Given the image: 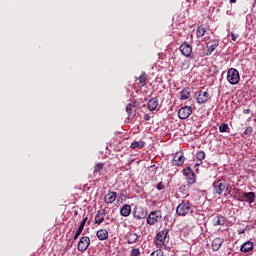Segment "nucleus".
<instances>
[{
	"label": "nucleus",
	"instance_id": "obj_1",
	"mask_svg": "<svg viewBox=\"0 0 256 256\" xmlns=\"http://www.w3.org/2000/svg\"><path fill=\"white\" fill-rule=\"evenodd\" d=\"M193 204L189 201L183 200L176 208V213L179 217H185L189 215V213H193Z\"/></svg>",
	"mask_w": 256,
	"mask_h": 256
},
{
	"label": "nucleus",
	"instance_id": "obj_2",
	"mask_svg": "<svg viewBox=\"0 0 256 256\" xmlns=\"http://www.w3.org/2000/svg\"><path fill=\"white\" fill-rule=\"evenodd\" d=\"M167 235H169V229L161 230L156 234L155 245L160 247V249H167V245L165 244Z\"/></svg>",
	"mask_w": 256,
	"mask_h": 256
},
{
	"label": "nucleus",
	"instance_id": "obj_3",
	"mask_svg": "<svg viewBox=\"0 0 256 256\" xmlns=\"http://www.w3.org/2000/svg\"><path fill=\"white\" fill-rule=\"evenodd\" d=\"M161 219H163L161 210H154L149 213L146 223L150 226L157 225V223L161 222Z\"/></svg>",
	"mask_w": 256,
	"mask_h": 256
},
{
	"label": "nucleus",
	"instance_id": "obj_4",
	"mask_svg": "<svg viewBox=\"0 0 256 256\" xmlns=\"http://www.w3.org/2000/svg\"><path fill=\"white\" fill-rule=\"evenodd\" d=\"M226 79L230 85H238L241 81V76L239 75V70L235 68H230L227 72Z\"/></svg>",
	"mask_w": 256,
	"mask_h": 256
},
{
	"label": "nucleus",
	"instance_id": "obj_5",
	"mask_svg": "<svg viewBox=\"0 0 256 256\" xmlns=\"http://www.w3.org/2000/svg\"><path fill=\"white\" fill-rule=\"evenodd\" d=\"M179 50L181 52V55L194 61L195 54H193V46L191 44L184 42L180 45Z\"/></svg>",
	"mask_w": 256,
	"mask_h": 256
},
{
	"label": "nucleus",
	"instance_id": "obj_6",
	"mask_svg": "<svg viewBox=\"0 0 256 256\" xmlns=\"http://www.w3.org/2000/svg\"><path fill=\"white\" fill-rule=\"evenodd\" d=\"M214 193L217 195H223V191H227L229 189V184L224 180H217L213 183Z\"/></svg>",
	"mask_w": 256,
	"mask_h": 256
},
{
	"label": "nucleus",
	"instance_id": "obj_7",
	"mask_svg": "<svg viewBox=\"0 0 256 256\" xmlns=\"http://www.w3.org/2000/svg\"><path fill=\"white\" fill-rule=\"evenodd\" d=\"M183 175L186 176L188 185H195L197 182V176L195 175V172L191 169V167H187L183 170Z\"/></svg>",
	"mask_w": 256,
	"mask_h": 256
},
{
	"label": "nucleus",
	"instance_id": "obj_8",
	"mask_svg": "<svg viewBox=\"0 0 256 256\" xmlns=\"http://www.w3.org/2000/svg\"><path fill=\"white\" fill-rule=\"evenodd\" d=\"M183 163H185V154L181 151L176 152L172 160V165H174V167H181Z\"/></svg>",
	"mask_w": 256,
	"mask_h": 256
},
{
	"label": "nucleus",
	"instance_id": "obj_9",
	"mask_svg": "<svg viewBox=\"0 0 256 256\" xmlns=\"http://www.w3.org/2000/svg\"><path fill=\"white\" fill-rule=\"evenodd\" d=\"M193 113V108L191 106H184L178 111L179 119L185 120L189 119V116Z\"/></svg>",
	"mask_w": 256,
	"mask_h": 256
},
{
	"label": "nucleus",
	"instance_id": "obj_10",
	"mask_svg": "<svg viewBox=\"0 0 256 256\" xmlns=\"http://www.w3.org/2000/svg\"><path fill=\"white\" fill-rule=\"evenodd\" d=\"M89 245H91V239L88 236L81 237L78 242V251H87Z\"/></svg>",
	"mask_w": 256,
	"mask_h": 256
},
{
	"label": "nucleus",
	"instance_id": "obj_11",
	"mask_svg": "<svg viewBox=\"0 0 256 256\" xmlns=\"http://www.w3.org/2000/svg\"><path fill=\"white\" fill-rule=\"evenodd\" d=\"M255 198H256L255 192H244L243 197L238 198V201H241V202L245 201L246 203H249L251 205L252 203H255Z\"/></svg>",
	"mask_w": 256,
	"mask_h": 256
},
{
	"label": "nucleus",
	"instance_id": "obj_12",
	"mask_svg": "<svg viewBox=\"0 0 256 256\" xmlns=\"http://www.w3.org/2000/svg\"><path fill=\"white\" fill-rule=\"evenodd\" d=\"M209 99H210L209 92L200 91L196 98V101H197L198 105H203V103H207L209 101Z\"/></svg>",
	"mask_w": 256,
	"mask_h": 256
},
{
	"label": "nucleus",
	"instance_id": "obj_13",
	"mask_svg": "<svg viewBox=\"0 0 256 256\" xmlns=\"http://www.w3.org/2000/svg\"><path fill=\"white\" fill-rule=\"evenodd\" d=\"M219 47V40H211L207 45V51L205 55L209 57V55L213 54V51H215Z\"/></svg>",
	"mask_w": 256,
	"mask_h": 256
},
{
	"label": "nucleus",
	"instance_id": "obj_14",
	"mask_svg": "<svg viewBox=\"0 0 256 256\" xmlns=\"http://www.w3.org/2000/svg\"><path fill=\"white\" fill-rule=\"evenodd\" d=\"M139 239V235L135 232H129L125 236V241H127L128 245H135Z\"/></svg>",
	"mask_w": 256,
	"mask_h": 256
},
{
	"label": "nucleus",
	"instance_id": "obj_15",
	"mask_svg": "<svg viewBox=\"0 0 256 256\" xmlns=\"http://www.w3.org/2000/svg\"><path fill=\"white\" fill-rule=\"evenodd\" d=\"M116 200H117V192L109 191L104 197V203H106L107 205H111L112 203H115Z\"/></svg>",
	"mask_w": 256,
	"mask_h": 256
},
{
	"label": "nucleus",
	"instance_id": "obj_16",
	"mask_svg": "<svg viewBox=\"0 0 256 256\" xmlns=\"http://www.w3.org/2000/svg\"><path fill=\"white\" fill-rule=\"evenodd\" d=\"M225 240L221 237H216L212 240L211 248L213 251H219Z\"/></svg>",
	"mask_w": 256,
	"mask_h": 256
},
{
	"label": "nucleus",
	"instance_id": "obj_17",
	"mask_svg": "<svg viewBox=\"0 0 256 256\" xmlns=\"http://www.w3.org/2000/svg\"><path fill=\"white\" fill-rule=\"evenodd\" d=\"M107 215V213L105 212V209H101L97 212V214L95 215V224L96 225H101V223H103V221H105V216Z\"/></svg>",
	"mask_w": 256,
	"mask_h": 256
},
{
	"label": "nucleus",
	"instance_id": "obj_18",
	"mask_svg": "<svg viewBox=\"0 0 256 256\" xmlns=\"http://www.w3.org/2000/svg\"><path fill=\"white\" fill-rule=\"evenodd\" d=\"M226 221L227 220L225 219V216H221V215H217L212 219V223L214 227L223 226L225 225Z\"/></svg>",
	"mask_w": 256,
	"mask_h": 256
},
{
	"label": "nucleus",
	"instance_id": "obj_19",
	"mask_svg": "<svg viewBox=\"0 0 256 256\" xmlns=\"http://www.w3.org/2000/svg\"><path fill=\"white\" fill-rule=\"evenodd\" d=\"M157 107H159V99L157 97H154L148 101L149 111H157Z\"/></svg>",
	"mask_w": 256,
	"mask_h": 256
},
{
	"label": "nucleus",
	"instance_id": "obj_20",
	"mask_svg": "<svg viewBox=\"0 0 256 256\" xmlns=\"http://www.w3.org/2000/svg\"><path fill=\"white\" fill-rule=\"evenodd\" d=\"M99 241H107L109 239V231L107 229H100L96 233Z\"/></svg>",
	"mask_w": 256,
	"mask_h": 256
},
{
	"label": "nucleus",
	"instance_id": "obj_21",
	"mask_svg": "<svg viewBox=\"0 0 256 256\" xmlns=\"http://www.w3.org/2000/svg\"><path fill=\"white\" fill-rule=\"evenodd\" d=\"M254 247H255V244H253V242L251 241H248L241 246L240 251L242 253H249V251H253Z\"/></svg>",
	"mask_w": 256,
	"mask_h": 256
},
{
	"label": "nucleus",
	"instance_id": "obj_22",
	"mask_svg": "<svg viewBox=\"0 0 256 256\" xmlns=\"http://www.w3.org/2000/svg\"><path fill=\"white\" fill-rule=\"evenodd\" d=\"M138 81H139L140 87H145V85L149 83V77L147 76V73L142 72L138 77Z\"/></svg>",
	"mask_w": 256,
	"mask_h": 256
},
{
	"label": "nucleus",
	"instance_id": "obj_23",
	"mask_svg": "<svg viewBox=\"0 0 256 256\" xmlns=\"http://www.w3.org/2000/svg\"><path fill=\"white\" fill-rule=\"evenodd\" d=\"M135 219H145L147 217V211L143 210V208H137L134 211Z\"/></svg>",
	"mask_w": 256,
	"mask_h": 256
},
{
	"label": "nucleus",
	"instance_id": "obj_24",
	"mask_svg": "<svg viewBox=\"0 0 256 256\" xmlns=\"http://www.w3.org/2000/svg\"><path fill=\"white\" fill-rule=\"evenodd\" d=\"M206 33H207V28L205 27V25L198 26L196 30L197 39H202V37H205Z\"/></svg>",
	"mask_w": 256,
	"mask_h": 256
},
{
	"label": "nucleus",
	"instance_id": "obj_25",
	"mask_svg": "<svg viewBox=\"0 0 256 256\" xmlns=\"http://www.w3.org/2000/svg\"><path fill=\"white\" fill-rule=\"evenodd\" d=\"M120 215H122V217H129V215H131V206L129 204L122 206L120 209Z\"/></svg>",
	"mask_w": 256,
	"mask_h": 256
},
{
	"label": "nucleus",
	"instance_id": "obj_26",
	"mask_svg": "<svg viewBox=\"0 0 256 256\" xmlns=\"http://www.w3.org/2000/svg\"><path fill=\"white\" fill-rule=\"evenodd\" d=\"M196 159H197L196 167H199V165H203V160L205 159V151L203 150L198 151L196 154Z\"/></svg>",
	"mask_w": 256,
	"mask_h": 256
},
{
	"label": "nucleus",
	"instance_id": "obj_27",
	"mask_svg": "<svg viewBox=\"0 0 256 256\" xmlns=\"http://www.w3.org/2000/svg\"><path fill=\"white\" fill-rule=\"evenodd\" d=\"M126 112L128 113V119H131V117H135V105L131 103L127 104Z\"/></svg>",
	"mask_w": 256,
	"mask_h": 256
},
{
	"label": "nucleus",
	"instance_id": "obj_28",
	"mask_svg": "<svg viewBox=\"0 0 256 256\" xmlns=\"http://www.w3.org/2000/svg\"><path fill=\"white\" fill-rule=\"evenodd\" d=\"M189 97H191V91L189 88H185L180 92L181 101H185L186 99H189Z\"/></svg>",
	"mask_w": 256,
	"mask_h": 256
},
{
	"label": "nucleus",
	"instance_id": "obj_29",
	"mask_svg": "<svg viewBox=\"0 0 256 256\" xmlns=\"http://www.w3.org/2000/svg\"><path fill=\"white\" fill-rule=\"evenodd\" d=\"M145 147V142L142 140L135 141L130 145V149H143Z\"/></svg>",
	"mask_w": 256,
	"mask_h": 256
},
{
	"label": "nucleus",
	"instance_id": "obj_30",
	"mask_svg": "<svg viewBox=\"0 0 256 256\" xmlns=\"http://www.w3.org/2000/svg\"><path fill=\"white\" fill-rule=\"evenodd\" d=\"M103 171V163H98L94 167L93 175L94 177H97L98 175H101V172Z\"/></svg>",
	"mask_w": 256,
	"mask_h": 256
},
{
	"label": "nucleus",
	"instance_id": "obj_31",
	"mask_svg": "<svg viewBox=\"0 0 256 256\" xmlns=\"http://www.w3.org/2000/svg\"><path fill=\"white\" fill-rule=\"evenodd\" d=\"M219 131L220 133H229V125L225 123L220 124Z\"/></svg>",
	"mask_w": 256,
	"mask_h": 256
},
{
	"label": "nucleus",
	"instance_id": "obj_32",
	"mask_svg": "<svg viewBox=\"0 0 256 256\" xmlns=\"http://www.w3.org/2000/svg\"><path fill=\"white\" fill-rule=\"evenodd\" d=\"M234 193L236 195V197H238L237 199H243V194L245 193V191L239 189V188H234Z\"/></svg>",
	"mask_w": 256,
	"mask_h": 256
},
{
	"label": "nucleus",
	"instance_id": "obj_33",
	"mask_svg": "<svg viewBox=\"0 0 256 256\" xmlns=\"http://www.w3.org/2000/svg\"><path fill=\"white\" fill-rule=\"evenodd\" d=\"M130 255L131 256H140L141 255V250L139 248H133Z\"/></svg>",
	"mask_w": 256,
	"mask_h": 256
},
{
	"label": "nucleus",
	"instance_id": "obj_34",
	"mask_svg": "<svg viewBox=\"0 0 256 256\" xmlns=\"http://www.w3.org/2000/svg\"><path fill=\"white\" fill-rule=\"evenodd\" d=\"M150 256H164V253H163V250L161 249H158V250H155L153 251Z\"/></svg>",
	"mask_w": 256,
	"mask_h": 256
},
{
	"label": "nucleus",
	"instance_id": "obj_35",
	"mask_svg": "<svg viewBox=\"0 0 256 256\" xmlns=\"http://www.w3.org/2000/svg\"><path fill=\"white\" fill-rule=\"evenodd\" d=\"M83 233V228H78L75 235H74V241H77L79 239V236Z\"/></svg>",
	"mask_w": 256,
	"mask_h": 256
},
{
	"label": "nucleus",
	"instance_id": "obj_36",
	"mask_svg": "<svg viewBox=\"0 0 256 256\" xmlns=\"http://www.w3.org/2000/svg\"><path fill=\"white\" fill-rule=\"evenodd\" d=\"M251 133H253V127L248 126L244 131V135L251 136Z\"/></svg>",
	"mask_w": 256,
	"mask_h": 256
},
{
	"label": "nucleus",
	"instance_id": "obj_37",
	"mask_svg": "<svg viewBox=\"0 0 256 256\" xmlns=\"http://www.w3.org/2000/svg\"><path fill=\"white\" fill-rule=\"evenodd\" d=\"M156 189H158V191H162V189H165V185H163V182H159L156 185Z\"/></svg>",
	"mask_w": 256,
	"mask_h": 256
},
{
	"label": "nucleus",
	"instance_id": "obj_38",
	"mask_svg": "<svg viewBox=\"0 0 256 256\" xmlns=\"http://www.w3.org/2000/svg\"><path fill=\"white\" fill-rule=\"evenodd\" d=\"M85 223H87V217L83 218V220L80 223L79 228L80 229H85Z\"/></svg>",
	"mask_w": 256,
	"mask_h": 256
},
{
	"label": "nucleus",
	"instance_id": "obj_39",
	"mask_svg": "<svg viewBox=\"0 0 256 256\" xmlns=\"http://www.w3.org/2000/svg\"><path fill=\"white\" fill-rule=\"evenodd\" d=\"M143 119H144V121H150L151 116L149 114H145Z\"/></svg>",
	"mask_w": 256,
	"mask_h": 256
},
{
	"label": "nucleus",
	"instance_id": "obj_40",
	"mask_svg": "<svg viewBox=\"0 0 256 256\" xmlns=\"http://www.w3.org/2000/svg\"><path fill=\"white\" fill-rule=\"evenodd\" d=\"M243 113H244V115H249V113H251V109H244L243 110Z\"/></svg>",
	"mask_w": 256,
	"mask_h": 256
},
{
	"label": "nucleus",
	"instance_id": "obj_41",
	"mask_svg": "<svg viewBox=\"0 0 256 256\" xmlns=\"http://www.w3.org/2000/svg\"><path fill=\"white\" fill-rule=\"evenodd\" d=\"M232 41H237V36L234 33H231Z\"/></svg>",
	"mask_w": 256,
	"mask_h": 256
},
{
	"label": "nucleus",
	"instance_id": "obj_42",
	"mask_svg": "<svg viewBox=\"0 0 256 256\" xmlns=\"http://www.w3.org/2000/svg\"><path fill=\"white\" fill-rule=\"evenodd\" d=\"M230 3H237V0H229Z\"/></svg>",
	"mask_w": 256,
	"mask_h": 256
},
{
	"label": "nucleus",
	"instance_id": "obj_43",
	"mask_svg": "<svg viewBox=\"0 0 256 256\" xmlns=\"http://www.w3.org/2000/svg\"><path fill=\"white\" fill-rule=\"evenodd\" d=\"M243 233H245V230H241V231L239 232V235H242Z\"/></svg>",
	"mask_w": 256,
	"mask_h": 256
}]
</instances>
